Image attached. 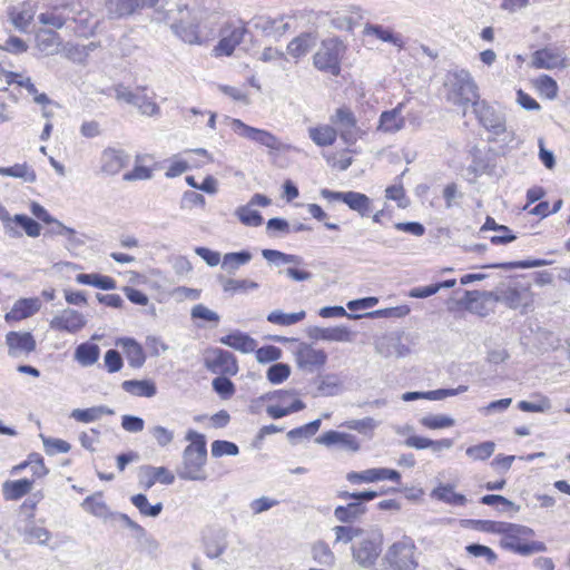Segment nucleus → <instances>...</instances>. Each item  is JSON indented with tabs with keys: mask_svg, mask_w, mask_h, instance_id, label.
<instances>
[{
	"mask_svg": "<svg viewBox=\"0 0 570 570\" xmlns=\"http://www.w3.org/2000/svg\"><path fill=\"white\" fill-rule=\"evenodd\" d=\"M185 439L190 444L183 452V461L177 469V475L181 480L205 481L207 479L204 470L207 461L206 438L202 433L189 430Z\"/></svg>",
	"mask_w": 570,
	"mask_h": 570,
	"instance_id": "f257e3e1",
	"label": "nucleus"
},
{
	"mask_svg": "<svg viewBox=\"0 0 570 570\" xmlns=\"http://www.w3.org/2000/svg\"><path fill=\"white\" fill-rule=\"evenodd\" d=\"M166 6L168 8L165 9V18L169 22L173 32L186 43H202L199 35L200 19L197 13L183 3L181 0L167 1Z\"/></svg>",
	"mask_w": 570,
	"mask_h": 570,
	"instance_id": "f03ea898",
	"label": "nucleus"
},
{
	"mask_svg": "<svg viewBox=\"0 0 570 570\" xmlns=\"http://www.w3.org/2000/svg\"><path fill=\"white\" fill-rule=\"evenodd\" d=\"M345 50L346 46L340 38L324 39L313 56V65L317 70L337 77L341 73V61Z\"/></svg>",
	"mask_w": 570,
	"mask_h": 570,
	"instance_id": "7ed1b4c3",
	"label": "nucleus"
},
{
	"mask_svg": "<svg viewBox=\"0 0 570 570\" xmlns=\"http://www.w3.org/2000/svg\"><path fill=\"white\" fill-rule=\"evenodd\" d=\"M449 82L448 100L454 105L465 107L481 100L478 85L468 70L461 69L449 73Z\"/></svg>",
	"mask_w": 570,
	"mask_h": 570,
	"instance_id": "20e7f679",
	"label": "nucleus"
},
{
	"mask_svg": "<svg viewBox=\"0 0 570 570\" xmlns=\"http://www.w3.org/2000/svg\"><path fill=\"white\" fill-rule=\"evenodd\" d=\"M382 534L379 530H364L352 546L354 560L364 568L375 563L382 550Z\"/></svg>",
	"mask_w": 570,
	"mask_h": 570,
	"instance_id": "39448f33",
	"label": "nucleus"
},
{
	"mask_svg": "<svg viewBox=\"0 0 570 570\" xmlns=\"http://www.w3.org/2000/svg\"><path fill=\"white\" fill-rule=\"evenodd\" d=\"M416 547L411 538L394 542L385 554L387 570H415L419 566L414 554Z\"/></svg>",
	"mask_w": 570,
	"mask_h": 570,
	"instance_id": "423d86ee",
	"label": "nucleus"
},
{
	"mask_svg": "<svg viewBox=\"0 0 570 570\" xmlns=\"http://www.w3.org/2000/svg\"><path fill=\"white\" fill-rule=\"evenodd\" d=\"M473 112L480 125L493 136L490 140H494L500 135L507 132L504 112L490 105L487 100H476L473 104Z\"/></svg>",
	"mask_w": 570,
	"mask_h": 570,
	"instance_id": "0eeeda50",
	"label": "nucleus"
},
{
	"mask_svg": "<svg viewBox=\"0 0 570 570\" xmlns=\"http://www.w3.org/2000/svg\"><path fill=\"white\" fill-rule=\"evenodd\" d=\"M500 303L511 309H520L521 314H527L533 306V293L530 284H522L518 281L504 284Z\"/></svg>",
	"mask_w": 570,
	"mask_h": 570,
	"instance_id": "6e6552de",
	"label": "nucleus"
},
{
	"mask_svg": "<svg viewBox=\"0 0 570 570\" xmlns=\"http://www.w3.org/2000/svg\"><path fill=\"white\" fill-rule=\"evenodd\" d=\"M330 121L345 144L354 145L360 138L361 129L357 127L354 112L348 107L337 108L330 117Z\"/></svg>",
	"mask_w": 570,
	"mask_h": 570,
	"instance_id": "1a4fd4ad",
	"label": "nucleus"
},
{
	"mask_svg": "<svg viewBox=\"0 0 570 570\" xmlns=\"http://www.w3.org/2000/svg\"><path fill=\"white\" fill-rule=\"evenodd\" d=\"M232 128L240 137L252 140L271 150L279 151L283 149V144L271 131L248 126L240 119H233Z\"/></svg>",
	"mask_w": 570,
	"mask_h": 570,
	"instance_id": "9d476101",
	"label": "nucleus"
},
{
	"mask_svg": "<svg viewBox=\"0 0 570 570\" xmlns=\"http://www.w3.org/2000/svg\"><path fill=\"white\" fill-rule=\"evenodd\" d=\"M206 368L219 375H235L238 372L236 357L228 351L216 348L205 356Z\"/></svg>",
	"mask_w": 570,
	"mask_h": 570,
	"instance_id": "9b49d317",
	"label": "nucleus"
},
{
	"mask_svg": "<svg viewBox=\"0 0 570 570\" xmlns=\"http://www.w3.org/2000/svg\"><path fill=\"white\" fill-rule=\"evenodd\" d=\"M253 27L263 36L278 40L289 29V23L284 16L272 18L269 16H256L252 19Z\"/></svg>",
	"mask_w": 570,
	"mask_h": 570,
	"instance_id": "f8f14e48",
	"label": "nucleus"
},
{
	"mask_svg": "<svg viewBox=\"0 0 570 570\" xmlns=\"http://www.w3.org/2000/svg\"><path fill=\"white\" fill-rule=\"evenodd\" d=\"M315 441L325 446H337L343 451L357 452L360 450V442L355 435L335 430L323 433Z\"/></svg>",
	"mask_w": 570,
	"mask_h": 570,
	"instance_id": "ddd939ff",
	"label": "nucleus"
},
{
	"mask_svg": "<svg viewBox=\"0 0 570 570\" xmlns=\"http://www.w3.org/2000/svg\"><path fill=\"white\" fill-rule=\"evenodd\" d=\"M347 481L351 483H370L382 480H390L394 482H400L401 474L399 471L387 468H373L367 469L361 472H350L346 475Z\"/></svg>",
	"mask_w": 570,
	"mask_h": 570,
	"instance_id": "4468645a",
	"label": "nucleus"
},
{
	"mask_svg": "<svg viewBox=\"0 0 570 570\" xmlns=\"http://www.w3.org/2000/svg\"><path fill=\"white\" fill-rule=\"evenodd\" d=\"M327 354L323 350H315L311 345L303 343L296 352V362L301 368L309 372L325 365Z\"/></svg>",
	"mask_w": 570,
	"mask_h": 570,
	"instance_id": "2eb2a0df",
	"label": "nucleus"
},
{
	"mask_svg": "<svg viewBox=\"0 0 570 570\" xmlns=\"http://www.w3.org/2000/svg\"><path fill=\"white\" fill-rule=\"evenodd\" d=\"M247 32L244 26L224 28L222 30V39L215 46V52L217 56H230L235 48L243 41L245 33Z\"/></svg>",
	"mask_w": 570,
	"mask_h": 570,
	"instance_id": "dca6fc26",
	"label": "nucleus"
},
{
	"mask_svg": "<svg viewBox=\"0 0 570 570\" xmlns=\"http://www.w3.org/2000/svg\"><path fill=\"white\" fill-rule=\"evenodd\" d=\"M139 481L146 490L150 489L156 482L165 485L173 484L175 475L165 466L142 465L139 471Z\"/></svg>",
	"mask_w": 570,
	"mask_h": 570,
	"instance_id": "f3484780",
	"label": "nucleus"
},
{
	"mask_svg": "<svg viewBox=\"0 0 570 570\" xmlns=\"http://www.w3.org/2000/svg\"><path fill=\"white\" fill-rule=\"evenodd\" d=\"M6 343L10 356H18L21 353L29 354L36 350V341L29 332H9L6 335Z\"/></svg>",
	"mask_w": 570,
	"mask_h": 570,
	"instance_id": "a211bd4d",
	"label": "nucleus"
},
{
	"mask_svg": "<svg viewBox=\"0 0 570 570\" xmlns=\"http://www.w3.org/2000/svg\"><path fill=\"white\" fill-rule=\"evenodd\" d=\"M404 102H400L395 108L385 110L381 114L377 130L385 134H395L404 128L405 119L402 116Z\"/></svg>",
	"mask_w": 570,
	"mask_h": 570,
	"instance_id": "6ab92c4d",
	"label": "nucleus"
},
{
	"mask_svg": "<svg viewBox=\"0 0 570 570\" xmlns=\"http://www.w3.org/2000/svg\"><path fill=\"white\" fill-rule=\"evenodd\" d=\"M116 346L122 348L129 366L140 368L146 362V354L140 343L132 337H119L116 340Z\"/></svg>",
	"mask_w": 570,
	"mask_h": 570,
	"instance_id": "aec40b11",
	"label": "nucleus"
},
{
	"mask_svg": "<svg viewBox=\"0 0 570 570\" xmlns=\"http://www.w3.org/2000/svg\"><path fill=\"white\" fill-rule=\"evenodd\" d=\"M129 159V155L124 150L107 148L101 155V170L108 175H116L128 165Z\"/></svg>",
	"mask_w": 570,
	"mask_h": 570,
	"instance_id": "412c9836",
	"label": "nucleus"
},
{
	"mask_svg": "<svg viewBox=\"0 0 570 570\" xmlns=\"http://www.w3.org/2000/svg\"><path fill=\"white\" fill-rule=\"evenodd\" d=\"M140 8L139 0H106V16L110 20H120L134 14Z\"/></svg>",
	"mask_w": 570,
	"mask_h": 570,
	"instance_id": "4be33fe9",
	"label": "nucleus"
},
{
	"mask_svg": "<svg viewBox=\"0 0 570 570\" xmlns=\"http://www.w3.org/2000/svg\"><path fill=\"white\" fill-rule=\"evenodd\" d=\"M18 531L27 543L43 544L50 538L48 530L41 525H38L33 519L19 520Z\"/></svg>",
	"mask_w": 570,
	"mask_h": 570,
	"instance_id": "5701e85b",
	"label": "nucleus"
},
{
	"mask_svg": "<svg viewBox=\"0 0 570 570\" xmlns=\"http://www.w3.org/2000/svg\"><path fill=\"white\" fill-rule=\"evenodd\" d=\"M41 307L38 297L20 298L14 302L10 312L6 314V321H21L36 314Z\"/></svg>",
	"mask_w": 570,
	"mask_h": 570,
	"instance_id": "b1692460",
	"label": "nucleus"
},
{
	"mask_svg": "<svg viewBox=\"0 0 570 570\" xmlns=\"http://www.w3.org/2000/svg\"><path fill=\"white\" fill-rule=\"evenodd\" d=\"M308 337L312 340H323L331 342H348L351 341V331L346 326L318 327L313 326L307 331Z\"/></svg>",
	"mask_w": 570,
	"mask_h": 570,
	"instance_id": "393cba45",
	"label": "nucleus"
},
{
	"mask_svg": "<svg viewBox=\"0 0 570 570\" xmlns=\"http://www.w3.org/2000/svg\"><path fill=\"white\" fill-rule=\"evenodd\" d=\"M98 19L88 10L73 7V33L80 38L91 36L98 26Z\"/></svg>",
	"mask_w": 570,
	"mask_h": 570,
	"instance_id": "a878e982",
	"label": "nucleus"
},
{
	"mask_svg": "<svg viewBox=\"0 0 570 570\" xmlns=\"http://www.w3.org/2000/svg\"><path fill=\"white\" fill-rule=\"evenodd\" d=\"M219 342L242 353H252L257 347V342L247 333L235 331L219 338Z\"/></svg>",
	"mask_w": 570,
	"mask_h": 570,
	"instance_id": "bb28decb",
	"label": "nucleus"
},
{
	"mask_svg": "<svg viewBox=\"0 0 570 570\" xmlns=\"http://www.w3.org/2000/svg\"><path fill=\"white\" fill-rule=\"evenodd\" d=\"M36 45L39 51L46 56L55 55L59 51L61 46V38L59 35L49 29H40L36 33Z\"/></svg>",
	"mask_w": 570,
	"mask_h": 570,
	"instance_id": "cd10ccee",
	"label": "nucleus"
},
{
	"mask_svg": "<svg viewBox=\"0 0 570 570\" xmlns=\"http://www.w3.org/2000/svg\"><path fill=\"white\" fill-rule=\"evenodd\" d=\"M81 507L85 511L105 521L116 517V512L110 511L106 502L102 500V494L100 492L87 497L81 503Z\"/></svg>",
	"mask_w": 570,
	"mask_h": 570,
	"instance_id": "c85d7f7f",
	"label": "nucleus"
},
{
	"mask_svg": "<svg viewBox=\"0 0 570 570\" xmlns=\"http://www.w3.org/2000/svg\"><path fill=\"white\" fill-rule=\"evenodd\" d=\"M364 36H374L383 42L391 43L400 49L404 47L403 38L400 33H395L392 29L382 24L367 23L363 30Z\"/></svg>",
	"mask_w": 570,
	"mask_h": 570,
	"instance_id": "c756f323",
	"label": "nucleus"
},
{
	"mask_svg": "<svg viewBox=\"0 0 570 570\" xmlns=\"http://www.w3.org/2000/svg\"><path fill=\"white\" fill-rule=\"evenodd\" d=\"M563 59L557 49L543 48L533 52L532 66L537 69H553L561 65Z\"/></svg>",
	"mask_w": 570,
	"mask_h": 570,
	"instance_id": "7c9ffc66",
	"label": "nucleus"
},
{
	"mask_svg": "<svg viewBox=\"0 0 570 570\" xmlns=\"http://www.w3.org/2000/svg\"><path fill=\"white\" fill-rule=\"evenodd\" d=\"M227 548L226 533L223 530L212 531L209 535L204 537L205 554L215 559L224 553Z\"/></svg>",
	"mask_w": 570,
	"mask_h": 570,
	"instance_id": "2f4dec72",
	"label": "nucleus"
},
{
	"mask_svg": "<svg viewBox=\"0 0 570 570\" xmlns=\"http://www.w3.org/2000/svg\"><path fill=\"white\" fill-rule=\"evenodd\" d=\"M366 512L365 505L357 500H352L346 505H338L334 510V517L342 523H352Z\"/></svg>",
	"mask_w": 570,
	"mask_h": 570,
	"instance_id": "473e14b6",
	"label": "nucleus"
},
{
	"mask_svg": "<svg viewBox=\"0 0 570 570\" xmlns=\"http://www.w3.org/2000/svg\"><path fill=\"white\" fill-rule=\"evenodd\" d=\"M99 356L100 347L90 341L79 344L73 354V357L83 367L94 365L99 360Z\"/></svg>",
	"mask_w": 570,
	"mask_h": 570,
	"instance_id": "72a5a7b5",
	"label": "nucleus"
},
{
	"mask_svg": "<svg viewBox=\"0 0 570 570\" xmlns=\"http://www.w3.org/2000/svg\"><path fill=\"white\" fill-rule=\"evenodd\" d=\"M33 485V480L20 479L16 481H6L2 485V492L6 500H19L28 494Z\"/></svg>",
	"mask_w": 570,
	"mask_h": 570,
	"instance_id": "f704fd0d",
	"label": "nucleus"
},
{
	"mask_svg": "<svg viewBox=\"0 0 570 570\" xmlns=\"http://www.w3.org/2000/svg\"><path fill=\"white\" fill-rule=\"evenodd\" d=\"M308 136L315 145L320 147H327L332 146L336 141L337 130L330 125L311 127L308 129Z\"/></svg>",
	"mask_w": 570,
	"mask_h": 570,
	"instance_id": "c9c22d12",
	"label": "nucleus"
},
{
	"mask_svg": "<svg viewBox=\"0 0 570 570\" xmlns=\"http://www.w3.org/2000/svg\"><path fill=\"white\" fill-rule=\"evenodd\" d=\"M121 387L127 393L136 396L153 397L157 393L156 384L149 380H128L121 383Z\"/></svg>",
	"mask_w": 570,
	"mask_h": 570,
	"instance_id": "e433bc0d",
	"label": "nucleus"
},
{
	"mask_svg": "<svg viewBox=\"0 0 570 570\" xmlns=\"http://www.w3.org/2000/svg\"><path fill=\"white\" fill-rule=\"evenodd\" d=\"M316 43V37L305 32L294 38L287 46L288 53L294 58L305 56Z\"/></svg>",
	"mask_w": 570,
	"mask_h": 570,
	"instance_id": "4c0bfd02",
	"label": "nucleus"
},
{
	"mask_svg": "<svg viewBox=\"0 0 570 570\" xmlns=\"http://www.w3.org/2000/svg\"><path fill=\"white\" fill-rule=\"evenodd\" d=\"M12 24L21 32H26L29 24L33 20L35 9L29 3H23L18 10L11 9L9 12Z\"/></svg>",
	"mask_w": 570,
	"mask_h": 570,
	"instance_id": "58836bf2",
	"label": "nucleus"
},
{
	"mask_svg": "<svg viewBox=\"0 0 570 570\" xmlns=\"http://www.w3.org/2000/svg\"><path fill=\"white\" fill-rule=\"evenodd\" d=\"M371 199L365 194L358 191H347L346 197L344 199V204L348 206L350 209L358 213L362 217H367L372 210L371 208Z\"/></svg>",
	"mask_w": 570,
	"mask_h": 570,
	"instance_id": "ea45409f",
	"label": "nucleus"
},
{
	"mask_svg": "<svg viewBox=\"0 0 570 570\" xmlns=\"http://www.w3.org/2000/svg\"><path fill=\"white\" fill-rule=\"evenodd\" d=\"M76 281L83 285H91L97 288L104 289V291H110L115 289L117 286L116 281L107 275H101L98 273H91V274H78L76 276Z\"/></svg>",
	"mask_w": 570,
	"mask_h": 570,
	"instance_id": "a19ab883",
	"label": "nucleus"
},
{
	"mask_svg": "<svg viewBox=\"0 0 570 570\" xmlns=\"http://www.w3.org/2000/svg\"><path fill=\"white\" fill-rule=\"evenodd\" d=\"M495 230L501 232L502 235H495L490 238L491 243L494 245L498 244H508L513 242L517 236L511 233V229L505 225L498 224L492 217L488 216L481 230Z\"/></svg>",
	"mask_w": 570,
	"mask_h": 570,
	"instance_id": "79ce46f5",
	"label": "nucleus"
},
{
	"mask_svg": "<svg viewBox=\"0 0 570 570\" xmlns=\"http://www.w3.org/2000/svg\"><path fill=\"white\" fill-rule=\"evenodd\" d=\"M30 468L36 478H42L48 474V469L45 465L43 458L39 453H30L27 460L12 469V473L17 474L21 470Z\"/></svg>",
	"mask_w": 570,
	"mask_h": 570,
	"instance_id": "37998d69",
	"label": "nucleus"
},
{
	"mask_svg": "<svg viewBox=\"0 0 570 570\" xmlns=\"http://www.w3.org/2000/svg\"><path fill=\"white\" fill-rule=\"evenodd\" d=\"M252 259L248 250L233 252L224 255L222 268L229 274H234L242 265L247 264Z\"/></svg>",
	"mask_w": 570,
	"mask_h": 570,
	"instance_id": "c03bdc74",
	"label": "nucleus"
},
{
	"mask_svg": "<svg viewBox=\"0 0 570 570\" xmlns=\"http://www.w3.org/2000/svg\"><path fill=\"white\" fill-rule=\"evenodd\" d=\"M0 175L21 178L26 183H33L37 178L36 171L26 163L14 164L10 167H0Z\"/></svg>",
	"mask_w": 570,
	"mask_h": 570,
	"instance_id": "a18cd8bd",
	"label": "nucleus"
},
{
	"mask_svg": "<svg viewBox=\"0 0 570 570\" xmlns=\"http://www.w3.org/2000/svg\"><path fill=\"white\" fill-rule=\"evenodd\" d=\"M262 255L266 261L276 265L293 264L297 267L305 264L302 256L286 254L277 249H263Z\"/></svg>",
	"mask_w": 570,
	"mask_h": 570,
	"instance_id": "49530a36",
	"label": "nucleus"
},
{
	"mask_svg": "<svg viewBox=\"0 0 570 570\" xmlns=\"http://www.w3.org/2000/svg\"><path fill=\"white\" fill-rule=\"evenodd\" d=\"M234 215L239 219V222L249 227H258L263 224L264 218L262 214L254 209L249 204L239 206L235 209Z\"/></svg>",
	"mask_w": 570,
	"mask_h": 570,
	"instance_id": "de8ad7c7",
	"label": "nucleus"
},
{
	"mask_svg": "<svg viewBox=\"0 0 570 570\" xmlns=\"http://www.w3.org/2000/svg\"><path fill=\"white\" fill-rule=\"evenodd\" d=\"M130 501L145 517L157 518L164 508L161 502L150 504L147 497L142 493L132 495Z\"/></svg>",
	"mask_w": 570,
	"mask_h": 570,
	"instance_id": "09e8293b",
	"label": "nucleus"
},
{
	"mask_svg": "<svg viewBox=\"0 0 570 570\" xmlns=\"http://www.w3.org/2000/svg\"><path fill=\"white\" fill-rule=\"evenodd\" d=\"M432 495L443 502L458 507H462L466 502V498L463 494L454 492L453 487L450 484L438 487L433 490Z\"/></svg>",
	"mask_w": 570,
	"mask_h": 570,
	"instance_id": "8fccbe9b",
	"label": "nucleus"
},
{
	"mask_svg": "<svg viewBox=\"0 0 570 570\" xmlns=\"http://www.w3.org/2000/svg\"><path fill=\"white\" fill-rule=\"evenodd\" d=\"M306 316V313L304 311L297 312V313H284L281 309L272 311L267 315V321L272 324H277L282 326H289L293 324H296L304 320Z\"/></svg>",
	"mask_w": 570,
	"mask_h": 570,
	"instance_id": "3c124183",
	"label": "nucleus"
},
{
	"mask_svg": "<svg viewBox=\"0 0 570 570\" xmlns=\"http://www.w3.org/2000/svg\"><path fill=\"white\" fill-rule=\"evenodd\" d=\"M105 414L111 415L114 414V411L104 405L94 406L85 410H73V419L85 423L99 420Z\"/></svg>",
	"mask_w": 570,
	"mask_h": 570,
	"instance_id": "603ef678",
	"label": "nucleus"
},
{
	"mask_svg": "<svg viewBox=\"0 0 570 570\" xmlns=\"http://www.w3.org/2000/svg\"><path fill=\"white\" fill-rule=\"evenodd\" d=\"M549 262L546 259H524L504 263H493L484 265V268H501V269H514V268H533L548 265Z\"/></svg>",
	"mask_w": 570,
	"mask_h": 570,
	"instance_id": "864d4df0",
	"label": "nucleus"
},
{
	"mask_svg": "<svg viewBox=\"0 0 570 570\" xmlns=\"http://www.w3.org/2000/svg\"><path fill=\"white\" fill-rule=\"evenodd\" d=\"M335 534V543H350L354 540L357 541L360 535L363 534L364 529L353 525H336L333 528Z\"/></svg>",
	"mask_w": 570,
	"mask_h": 570,
	"instance_id": "5fc2aeb1",
	"label": "nucleus"
},
{
	"mask_svg": "<svg viewBox=\"0 0 570 570\" xmlns=\"http://www.w3.org/2000/svg\"><path fill=\"white\" fill-rule=\"evenodd\" d=\"M313 559L323 566L331 567L335 563V556L324 541H317L312 548Z\"/></svg>",
	"mask_w": 570,
	"mask_h": 570,
	"instance_id": "6e6d98bb",
	"label": "nucleus"
},
{
	"mask_svg": "<svg viewBox=\"0 0 570 570\" xmlns=\"http://www.w3.org/2000/svg\"><path fill=\"white\" fill-rule=\"evenodd\" d=\"M321 426V420L316 419L305 425L295 428L287 432V439L289 442H295L302 439H309L318 431Z\"/></svg>",
	"mask_w": 570,
	"mask_h": 570,
	"instance_id": "4d7b16f0",
	"label": "nucleus"
},
{
	"mask_svg": "<svg viewBox=\"0 0 570 570\" xmlns=\"http://www.w3.org/2000/svg\"><path fill=\"white\" fill-rule=\"evenodd\" d=\"M306 407L305 403L303 401H301L299 399H295L288 406L286 407H283V406H278V405H267L266 407V413L272 417V419H281V417H284L286 415H289L292 413H295V412H298V411H302Z\"/></svg>",
	"mask_w": 570,
	"mask_h": 570,
	"instance_id": "13d9d810",
	"label": "nucleus"
},
{
	"mask_svg": "<svg viewBox=\"0 0 570 570\" xmlns=\"http://www.w3.org/2000/svg\"><path fill=\"white\" fill-rule=\"evenodd\" d=\"M40 439L42 440L45 452L48 455L67 453L71 449L69 442L61 439L50 438L43 434H40Z\"/></svg>",
	"mask_w": 570,
	"mask_h": 570,
	"instance_id": "bf43d9fd",
	"label": "nucleus"
},
{
	"mask_svg": "<svg viewBox=\"0 0 570 570\" xmlns=\"http://www.w3.org/2000/svg\"><path fill=\"white\" fill-rule=\"evenodd\" d=\"M258 287V283L250 279L227 278L223 282L224 292L232 294H235L237 292L255 291Z\"/></svg>",
	"mask_w": 570,
	"mask_h": 570,
	"instance_id": "052dcab7",
	"label": "nucleus"
},
{
	"mask_svg": "<svg viewBox=\"0 0 570 570\" xmlns=\"http://www.w3.org/2000/svg\"><path fill=\"white\" fill-rule=\"evenodd\" d=\"M21 227L30 237H38L41 233V226L35 219L23 214H17L12 218V226Z\"/></svg>",
	"mask_w": 570,
	"mask_h": 570,
	"instance_id": "680f3d73",
	"label": "nucleus"
},
{
	"mask_svg": "<svg viewBox=\"0 0 570 570\" xmlns=\"http://www.w3.org/2000/svg\"><path fill=\"white\" fill-rule=\"evenodd\" d=\"M494 449V442L485 441L480 444L469 446L465 453L469 458L473 460L484 461L493 454Z\"/></svg>",
	"mask_w": 570,
	"mask_h": 570,
	"instance_id": "e2e57ef3",
	"label": "nucleus"
},
{
	"mask_svg": "<svg viewBox=\"0 0 570 570\" xmlns=\"http://www.w3.org/2000/svg\"><path fill=\"white\" fill-rule=\"evenodd\" d=\"M291 375V366L286 363H275L266 371V377L272 384H281Z\"/></svg>",
	"mask_w": 570,
	"mask_h": 570,
	"instance_id": "0e129e2a",
	"label": "nucleus"
},
{
	"mask_svg": "<svg viewBox=\"0 0 570 570\" xmlns=\"http://www.w3.org/2000/svg\"><path fill=\"white\" fill-rule=\"evenodd\" d=\"M420 423L430 430L451 428L455 424L454 419L444 414L426 415L420 420Z\"/></svg>",
	"mask_w": 570,
	"mask_h": 570,
	"instance_id": "69168bd1",
	"label": "nucleus"
},
{
	"mask_svg": "<svg viewBox=\"0 0 570 570\" xmlns=\"http://www.w3.org/2000/svg\"><path fill=\"white\" fill-rule=\"evenodd\" d=\"M210 453L213 458H220L224 455L235 456L239 453V448L234 442L216 440L212 443Z\"/></svg>",
	"mask_w": 570,
	"mask_h": 570,
	"instance_id": "338daca9",
	"label": "nucleus"
},
{
	"mask_svg": "<svg viewBox=\"0 0 570 570\" xmlns=\"http://www.w3.org/2000/svg\"><path fill=\"white\" fill-rule=\"evenodd\" d=\"M213 390L224 400L232 397L235 393L234 383L226 376L219 375L212 382Z\"/></svg>",
	"mask_w": 570,
	"mask_h": 570,
	"instance_id": "774afa93",
	"label": "nucleus"
}]
</instances>
